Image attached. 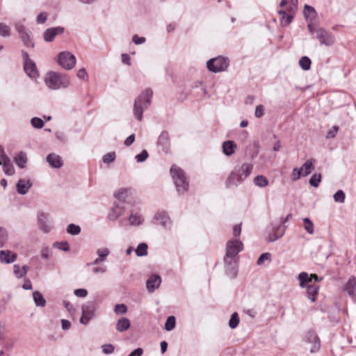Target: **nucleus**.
Returning <instances> with one entry per match:
<instances>
[{
	"label": "nucleus",
	"mask_w": 356,
	"mask_h": 356,
	"mask_svg": "<svg viewBox=\"0 0 356 356\" xmlns=\"http://www.w3.org/2000/svg\"><path fill=\"white\" fill-rule=\"evenodd\" d=\"M253 165L247 163L235 166L225 181L226 187L230 188L238 186L249 177Z\"/></svg>",
	"instance_id": "nucleus-1"
},
{
	"label": "nucleus",
	"mask_w": 356,
	"mask_h": 356,
	"mask_svg": "<svg viewBox=\"0 0 356 356\" xmlns=\"http://www.w3.org/2000/svg\"><path fill=\"white\" fill-rule=\"evenodd\" d=\"M152 95V90L150 88H147L135 99L134 115L138 120H142L143 111L150 105Z\"/></svg>",
	"instance_id": "nucleus-2"
},
{
	"label": "nucleus",
	"mask_w": 356,
	"mask_h": 356,
	"mask_svg": "<svg viewBox=\"0 0 356 356\" xmlns=\"http://www.w3.org/2000/svg\"><path fill=\"white\" fill-rule=\"evenodd\" d=\"M47 86L51 90L66 88L70 86V78L65 74L55 72H48L44 77Z\"/></svg>",
	"instance_id": "nucleus-3"
},
{
	"label": "nucleus",
	"mask_w": 356,
	"mask_h": 356,
	"mask_svg": "<svg viewBox=\"0 0 356 356\" xmlns=\"http://www.w3.org/2000/svg\"><path fill=\"white\" fill-rule=\"evenodd\" d=\"M307 26L309 33L315 36L320 44L330 47L334 44L335 38L331 32L322 27H316L312 24H309Z\"/></svg>",
	"instance_id": "nucleus-4"
},
{
	"label": "nucleus",
	"mask_w": 356,
	"mask_h": 356,
	"mask_svg": "<svg viewBox=\"0 0 356 356\" xmlns=\"http://www.w3.org/2000/svg\"><path fill=\"white\" fill-rule=\"evenodd\" d=\"M170 174L178 193H183L186 192L188 188V181L184 171L180 168L172 165L170 168Z\"/></svg>",
	"instance_id": "nucleus-5"
},
{
	"label": "nucleus",
	"mask_w": 356,
	"mask_h": 356,
	"mask_svg": "<svg viewBox=\"0 0 356 356\" xmlns=\"http://www.w3.org/2000/svg\"><path fill=\"white\" fill-rule=\"evenodd\" d=\"M14 27L19 35V38L26 47L34 48V42L32 40V33L26 28L22 21H17Z\"/></svg>",
	"instance_id": "nucleus-6"
},
{
	"label": "nucleus",
	"mask_w": 356,
	"mask_h": 356,
	"mask_svg": "<svg viewBox=\"0 0 356 356\" xmlns=\"http://www.w3.org/2000/svg\"><path fill=\"white\" fill-rule=\"evenodd\" d=\"M207 68L212 72L225 71L229 66V60L227 58L218 56L209 60L207 63Z\"/></svg>",
	"instance_id": "nucleus-7"
},
{
	"label": "nucleus",
	"mask_w": 356,
	"mask_h": 356,
	"mask_svg": "<svg viewBox=\"0 0 356 356\" xmlns=\"http://www.w3.org/2000/svg\"><path fill=\"white\" fill-rule=\"evenodd\" d=\"M243 248V243L238 239L230 240L227 241L226 245V254L224 258L230 259L236 258V255L242 251Z\"/></svg>",
	"instance_id": "nucleus-8"
},
{
	"label": "nucleus",
	"mask_w": 356,
	"mask_h": 356,
	"mask_svg": "<svg viewBox=\"0 0 356 356\" xmlns=\"http://www.w3.org/2000/svg\"><path fill=\"white\" fill-rule=\"evenodd\" d=\"M95 305L93 302H88L81 307V316L80 323L83 325H88L95 315Z\"/></svg>",
	"instance_id": "nucleus-9"
},
{
	"label": "nucleus",
	"mask_w": 356,
	"mask_h": 356,
	"mask_svg": "<svg viewBox=\"0 0 356 356\" xmlns=\"http://www.w3.org/2000/svg\"><path fill=\"white\" fill-rule=\"evenodd\" d=\"M58 64L65 70H71L76 65V58L70 51H62L58 56Z\"/></svg>",
	"instance_id": "nucleus-10"
},
{
	"label": "nucleus",
	"mask_w": 356,
	"mask_h": 356,
	"mask_svg": "<svg viewBox=\"0 0 356 356\" xmlns=\"http://www.w3.org/2000/svg\"><path fill=\"white\" fill-rule=\"evenodd\" d=\"M305 341L312 344L310 353H316L321 347V341L317 334L312 330L308 331L305 336Z\"/></svg>",
	"instance_id": "nucleus-11"
},
{
	"label": "nucleus",
	"mask_w": 356,
	"mask_h": 356,
	"mask_svg": "<svg viewBox=\"0 0 356 356\" xmlns=\"http://www.w3.org/2000/svg\"><path fill=\"white\" fill-rule=\"evenodd\" d=\"M124 202H115L114 207L108 213V219L115 221L124 213Z\"/></svg>",
	"instance_id": "nucleus-12"
},
{
	"label": "nucleus",
	"mask_w": 356,
	"mask_h": 356,
	"mask_svg": "<svg viewBox=\"0 0 356 356\" xmlns=\"http://www.w3.org/2000/svg\"><path fill=\"white\" fill-rule=\"evenodd\" d=\"M64 32V28L61 26H56L47 29L43 34L44 40L46 42H51L54 40L55 37L60 35Z\"/></svg>",
	"instance_id": "nucleus-13"
},
{
	"label": "nucleus",
	"mask_w": 356,
	"mask_h": 356,
	"mask_svg": "<svg viewBox=\"0 0 356 356\" xmlns=\"http://www.w3.org/2000/svg\"><path fill=\"white\" fill-rule=\"evenodd\" d=\"M224 262L227 274L231 277H235L237 274V262L236 258H230V259L224 258Z\"/></svg>",
	"instance_id": "nucleus-14"
},
{
	"label": "nucleus",
	"mask_w": 356,
	"mask_h": 356,
	"mask_svg": "<svg viewBox=\"0 0 356 356\" xmlns=\"http://www.w3.org/2000/svg\"><path fill=\"white\" fill-rule=\"evenodd\" d=\"M154 222L166 229L171 227V220L165 212L157 213L154 217Z\"/></svg>",
	"instance_id": "nucleus-15"
},
{
	"label": "nucleus",
	"mask_w": 356,
	"mask_h": 356,
	"mask_svg": "<svg viewBox=\"0 0 356 356\" xmlns=\"http://www.w3.org/2000/svg\"><path fill=\"white\" fill-rule=\"evenodd\" d=\"M38 223L39 228L44 232L48 233L51 230V225L49 222L48 216L43 212L38 214Z\"/></svg>",
	"instance_id": "nucleus-16"
},
{
	"label": "nucleus",
	"mask_w": 356,
	"mask_h": 356,
	"mask_svg": "<svg viewBox=\"0 0 356 356\" xmlns=\"http://www.w3.org/2000/svg\"><path fill=\"white\" fill-rule=\"evenodd\" d=\"M344 291L356 301V278L351 276L347 283L345 284Z\"/></svg>",
	"instance_id": "nucleus-17"
},
{
	"label": "nucleus",
	"mask_w": 356,
	"mask_h": 356,
	"mask_svg": "<svg viewBox=\"0 0 356 356\" xmlns=\"http://www.w3.org/2000/svg\"><path fill=\"white\" fill-rule=\"evenodd\" d=\"M161 283V277L158 275H152L146 282V287L149 292H153L159 288Z\"/></svg>",
	"instance_id": "nucleus-18"
},
{
	"label": "nucleus",
	"mask_w": 356,
	"mask_h": 356,
	"mask_svg": "<svg viewBox=\"0 0 356 356\" xmlns=\"http://www.w3.org/2000/svg\"><path fill=\"white\" fill-rule=\"evenodd\" d=\"M285 232V226L279 225L277 227H274L268 236L269 242H274L281 238Z\"/></svg>",
	"instance_id": "nucleus-19"
},
{
	"label": "nucleus",
	"mask_w": 356,
	"mask_h": 356,
	"mask_svg": "<svg viewBox=\"0 0 356 356\" xmlns=\"http://www.w3.org/2000/svg\"><path fill=\"white\" fill-rule=\"evenodd\" d=\"M31 186L32 183L29 179H21L17 183L16 188L19 194L25 195L28 193L29 190Z\"/></svg>",
	"instance_id": "nucleus-20"
},
{
	"label": "nucleus",
	"mask_w": 356,
	"mask_h": 356,
	"mask_svg": "<svg viewBox=\"0 0 356 356\" xmlns=\"http://www.w3.org/2000/svg\"><path fill=\"white\" fill-rule=\"evenodd\" d=\"M17 254L10 250H0V262L3 264H11L17 259Z\"/></svg>",
	"instance_id": "nucleus-21"
},
{
	"label": "nucleus",
	"mask_w": 356,
	"mask_h": 356,
	"mask_svg": "<svg viewBox=\"0 0 356 356\" xmlns=\"http://www.w3.org/2000/svg\"><path fill=\"white\" fill-rule=\"evenodd\" d=\"M47 161L53 168H60L63 166V161L59 155L51 153L47 156Z\"/></svg>",
	"instance_id": "nucleus-22"
},
{
	"label": "nucleus",
	"mask_w": 356,
	"mask_h": 356,
	"mask_svg": "<svg viewBox=\"0 0 356 356\" xmlns=\"http://www.w3.org/2000/svg\"><path fill=\"white\" fill-rule=\"evenodd\" d=\"M24 69L26 74L31 79H36L39 76L35 63L33 60L24 63Z\"/></svg>",
	"instance_id": "nucleus-23"
},
{
	"label": "nucleus",
	"mask_w": 356,
	"mask_h": 356,
	"mask_svg": "<svg viewBox=\"0 0 356 356\" xmlns=\"http://www.w3.org/2000/svg\"><path fill=\"white\" fill-rule=\"evenodd\" d=\"M159 145L161 146L163 150L168 152L170 147V136L167 131H163L158 139Z\"/></svg>",
	"instance_id": "nucleus-24"
},
{
	"label": "nucleus",
	"mask_w": 356,
	"mask_h": 356,
	"mask_svg": "<svg viewBox=\"0 0 356 356\" xmlns=\"http://www.w3.org/2000/svg\"><path fill=\"white\" fill-rule=\"evenodd\" d=\"M222 152L226 156H231L234 153L236 145L234 141L227 140L222 143Z\"/></svg>",
	"instance_id": "nucleus-25"
},
{
	"label": "nucleus",
	"mask_w": 356,
	"mask_h": 356,
	"mask_svg": "<svg viewBox=\"0 0 356 356\" xmlns=\"http://www.w3.org/2000/svg\"><path fill=\"white\" fill-rule=\"evenodd\" d=\"M130 321L127 318L122 317L116 323V330L120 332H124L130 327Z\"/></svg>",
	"instance_id": "nucleus-26"
},
{
	"label": "nucleus",
	"mask_w": 356,
	"mask_h": 356,
	"mask_svg": "<svg viewBox=\"0 0 356 356\" xmlns=\"http://www.w3.org/2000/svg\"><path fill=\"white\" fill-rule=\"evenodd\" d=\"M316 163V159H310L307 160L304 164L302 165L300 168H302V173L303 176H307L309 175L312 170L314 169V163Z\"/></svg>",
	"instance_id": "nucleus-27"
},
{
	"label": "nucleus",
	"mask_w": 356,
	"mask_h": 356,
	"mask_svg": "<svg viewBox=\"0 0 356 356\" xmlns=\"http://www.w3.org/2000/svg\"><path fill=\"white\" fill-rule=\"evenodd\" d=\"M0 165L3 166L6 175L11 176L15 173V169L10 158L8 160L0 161Z\"/></svg>",
	"instance_id": "nucleus-28"
},
{
	"label": "nucleus",
	"mask_w": 356,
	"mask_h": 356,
	"mask_svg": "<svg viewBox=\"0 0 356 356\" xmlns=\"http://www.w3.org/2000/svg\"><path fill=\"white\" fill-rule=\"evenodd\" d=\"M319 288L315 284H309L307 288V296L311 300L312 302L316 300V297L318 295Z\"/></svg>",
	"instance_id": "nucleus-29"
},
{
	"label": "nucleus",
	"mask_w": 356,
	"mask_h": 356,
	"mask_svg": "<svg viewBox=\"0 0 356 356\" xmlns=\"http://www.w3.org/2000/svg\"><path fill=\"white\" fill-rule=\"evenodd\" d=\"M33 298L37 307H44L46 305V300L40 292L38 291L33 292Z\"/></svg>",
	"instance_id": "nucleus-30"
},
{
	"label": "nucleus",
	"mask_w": 356,
	"mask_h": 356,
	"mask_svg": "<svg viewBox=\"0 0 356 356\" xmlns=\"http://www.w3.org/2000/svg\"><path fill=\"white\" fill-rule=\"evenodd\" d=\"M15 162L20 168H24L27 162V158L25 153L21 152L15 157Z\"/></svg>",
	"instance_id": "nucleus-31"
},
{
	"label": "nucleus",
	"mask_w": 356,
	"mask_h": 356,
	"mask_svg": "<svg viewBox=\"0 0 356 356\" xmlns=\"http://www.w3.org/2000/svg\"><path fill=\"white\" fill-rule=\"evenodd\" d=\"M254 184L258 187L264 188L268 185V179L264 175H257L254 178Z\"/></svg>",
	"instance_id": "nucleus-32"
},
{
	"label": "nucleus",
	"mask_w": 356,
	"mask_h": 356,
	"mask_svg": "<svg viewBox=\"0 0 356 356\" xmlns=\"http://www.w3.org/2000/svg\"><path fill=\"white\" fill-rule=\"evenodd\" d=\"M303 14L305 18H310L311 19H314L317 15L315 9L307 4L305 5Z\"/></svg>",
	"instance_id": "nucleus-33"
},
{
	"label": "nucleus",
	"mask_w": 356,
	"mask_h": 356,
	"mask_svg": "<svg viewBox=\"0 0 356 356\" xmlns=\"http://www.w3.org/2000/svg\"><path fill=\"white\" fill-rule=\"evenodd\" d=\"M147 248L148 246L145 243H141L135 250V252L138 257L146 256L147 254Z\"/></svg>",
	"instance_id": "nucleus-34"
},
{
	"label": "nucleus",
	"mask_w": 356,
	"mask_h": 356,
	"mask_svg": "<svg viewBox=\"0 0 356 356\" xmlns=\"http://www.w3.org/2000/svg\"><path fill=\"white\" fill-rule=\"evenodd\" d=\"M298 280L300 281V286L302 288L305 287L306 284L311 282V278L305 272H302L298 275Z\"/></svg>",
	"instance_id": "nucleus-35"
},
{
	"label": "nucleus",
	"mask_w": 356,
	"mask_h": 356,
	"mask_svg": "<svg viewBox=\"0 0 356 356\" xmlns=\"http://www.w3.org/2000/svg\"><path fill=\"white\" fill-rule=\"evenodd\" d=\"M143 221V218L137 214H131L129 218V223L131 226L140 225Z\"/></svg>",
	"instance_id": "nucleus-36"
},
{
	"label": "nucleus",
	"mask_w": 356,
	"mask_h": 356,
	"mask_svg": "<svg viewBox=\"0 0 356 356\" xmlns=\"http://www.w3.org/2000/svg\"><path fill=\"white\" fill-rule=\"evenodd\" d=\"M322 176L321 173H315L309 179V183L313 187H318L321 181Z\"/></svg>",
	"instance_id": "nucleus-37"
},
{
	"label": "nucleus",
	"mask_w": 356,
	"mask_h": 356,
	"mask_svg": "<svg viewBox=\"0 0 356 356\" xmlns=\"http://www.w3.org/2000/svg\"><path fill=\"white\" fill-rule=\"evenodd\" d=\"M311 60L307 56H302L299 60V65L300 67L304 70H308L311 67Z\"/></svg>",
	"instance_id": "nucleus-38"
},
{
	"label": "nucleus",
	"mask_w": 356,
	"mask_h": 356,
	"mask_svg": "<svg viewBox=\"0 0 356 356\" xmlns=\"http://www.w3.org/2000/svg\"><path fill=\"white\" fill-rule=\"evenodd\" d=\"M8 238L7 230L2 227H0V248L3 247Z\"/></svg>",
	"instance_id": "nucleus-39"
},
{
	"label": "nucleus",
	"mask_w": 356,
	"mask_h": 356,
	"mask_svg": "<svg viewBox=\"0 0 356 356\" xmlns=\"http://www.w3.org/2000/svg\"><path fill=\"white\" fill-rule=\"evenodd\" d=\"M175 323H176V319H175V316H170L168 317V318L165 321V329L167 331L172 330L175 327Z\"/></svg>",
	"instance_id": "nucleus-40"
},
{
	"label": "nucleus",
	"mask_w": 356,
	"mask_h": 356,
	"mask_svg": "<svg viewBox=\"0 0 356 356\" xmlns=\"http://www.w3.org/2000/svg\"><path fill=\"white\" fill-rule=\"evenodd\" d=\"M239 323V317L236 312H234L232 314L231 318L229 321V326L232 329L236 328Z\"/></svg>",
	"instance_id": "nucleus-41"
},
{
	"label": "nucleus",
	"mask_w": 356,
	"mask_h": 356,
	"mask_svg": "<svg viewBox=\"0 0 356 356\" xmlns=\"http://www.w3.org/2000/svg\"><path fill=\"white\" fill-rule=\"evenodd\" d=\"M67 232L72 235H77L81 232V227L75 224H70L67 227Z\"/></svg>",
	"instance_id": "nucleus-42"
},
{
	"label": "nucleus",
	"mask_w": 356,
	"mask_h": 356,
	"mask_svg": "<svg viewBox=\"0 0 356 356\" xmlns=\"http://www.w3.org/2000/svg\"><path fill=\"white\" fill-rule=\"evenodd\" d=\"M128 191L124 188H122L115 193V197H117L119 200L118 202H123L122 201H124L126 199Z\"/></svg>",
	"instance_id": "nucleus-43"
},
{
	"label": "nucleus",
	"mask_w": 356,
	"mask_h": 356,
	"mask_svg": "<svg viewBox=\"0 0 356 356\" xmlns=\"http://www.w3.org/2000/svg\"><path fill=\"white\" fill-rule=\"evenodd\" d=\"M10 28L3 23H0V35L6 38L10 36Z\"/></svg>",
	"instance_id": "nucleus-44"
},
{
	"label": "nucleus",
	"mask_w": 356,
	"mask_h": 356,
	"mask_svg": "<svg viewBox=\"0 0 356 356\" xmlns=\"http://www.w3.org/2000/svg\"><path fill=\"white\" fill-rule=\"evenodd\" d=\"M305 222V229L310 234L314 233V225L309 218H305L303 220Z\"/></svg>",
	"instance_id": "nucleus-45"
},
{
	"label": "nucleus",
	"mask_w": 356,
	"mask_h": 356,
	"mask_svg": "<svg viewBox=\"0 0 356 356\" xmlns=\"http://www.w3.org/2000/svg\"><path fill=\"white\" fill-rule=\"evenodd\" d=\"M31 125L36 129H41L44 127V122L42 119L34 117L31 120Z\"/></svg>",
	"instance_id": "nucleus-46"
},
{
	"label": "nucleus",
	"mask_w": 356,
	"mask_h": 356,
	"mask_svg": "<svg viewBox=\"0 0 356 356\" xmlns=\"http://www.w3.org/2000/svg\"><path fill=\"white\" fill-rule=\"evenodd\" d=\"M114 312L116 314H124L127 312V307L124 304H118L115 306Z\"/></svg>",
	"instance_id": "nucleus-47"
},
{
	"label": "nucleus",
	"mask_w": 356,
	"mask_h": 356,
	"mask_svg": "<svg viewBox=\"0 0 356 356\" xmlns=\"http://www.w3.org/2000/svg\"><path fill=\"white\" fill-rule=\"evenodd\" d=\"M302 175V168H294L291 173V179L293 181L298 180Z\"/></svg>",
	"instance_id": "nucleus-48"
},
{
	"label": "nucleus",
	"mask_w": 356,
	"mask_h": 356,
	"mask_svg": "<svg viewBox=\"0 0 356 356\" xmlns=\"http://www.w3.org/2000/svg\"><path fill=\"white\" fill-rule=\"evenodd\" d=\"M345 193L343 191L339 190L334 195V200L337 202L343 203L345 200Z\"/></svg>",
	"instance_id": "nucleus-49"
},
{
	"label": "nucleus",
	"mask_w": 356,
	"mask_h": 356,
	"mask_svg": "<svg viewBox=\"0 0 356 356\" xmlns=\"http://www.w3.org/2000/svg\"><path fill=\"white\" fill-rule=\"evenodd\" d=\"M115 159V153L114 152L107 153L105 154L103 158V162L104 163H112Z\"/></svg>",
	"instance_id": "nucleus-50"
},
{
	"label": "nucleus",
	"mask_w": 356,
	"mask_h": 356,
	"mask_svg": "<svg viewBox=\"0 0 356 356\" xmlns=\"http://www.w3.org/2000/svg\"><path fill=\"white\" fill-rule=\"evenodd\" d=\"M297 3L298 0H291V3L286 8V11L289 14L295 15L296 10L297 9Z\"/></svg>",
	"instance_id": "nucleus-51"
},
{
	"label": "nucleus",
	"mask_w": 356,
	"mask_h": 356,
	"mask_svg": "<svg viewBox=\"0 0 356 356\" xmlns=\"http://www.w3.org/2000/svg\"><path fill=\"white\" fill-rule=\"evenodd\" d=\"M271 254L268 252L261 254L257 261V265L263 264L264 261H270Z\"/></svg>",
	"instance_id": "nucleus-52"
},
{
	"label": "nucleus",
	"mask_w": 356,
	"mask_h": 356,
	"mask_svg": "<svg viewBox=\"0 0 356 356\" xmlns=\"http://www.w3.org/2000/svg\"><path fill=\"white\" fill-rule=\"evenodd\" d=\"M148 156V152L147 150L144 149L140 154H137L135 158L138 163H140L145 161Z\"/></svg>",
	"instance_id": "nucleus-53"
},
{
	"label": "nucleus",
	"mask_w": 356,
	"mask_h": 356,
	"mask_svg": "<svg viewBox=\"0 0 356 356\" xmlns=\"http://www.w3.org/2000/svg\"><path fill=\"white\" fill-rule=\"evenodd\" d=\"M102 352L106 355L113 353L115 350V347L113 346V345H112L111 343L104 344L102 346Z\"/></svg>",
	"instance_id": "nucleus-54"
},
{
	"label": "nucleus",
	"mask_w": 356,
	"mask_h": 356,
	"mask_svg": "<svg viewBox=\"0 0 356 356\" xmlns=\"http://www.w3.org/2000/svg\"><path fill=\"white\" fill-rule=\"evenodd\" d=\"M97 254H98L99 258L101 259V261H104L105 258L109 254V250L108 248L98 249L97 251Z\"/></svg>",
	"instance_id": "nucleus-55"
},
{
	"label": "nucleus",
	"mask_w": 356,
	"mask_h": 356,
	"mask_svg": "<svg viewBox=\"0 0 356 356\" xmlns=\"http://www.w3.org/2000/svg\"><path fill=\"white\" fill-rule=\"evenodd\" d=\"M47 19V14L45 12H42L38 15L36 22L38 24H44Z\"/></svg>",
	"instance_id": "nucleus-56"
},
{
	"label": "nucleus",
	"mask_w": 356,
	"mask_h": 356,
	"mask_svg": "<svg viewBox=\"0 0 356 356\" xmlns=\"http://www.w3.org/2000/svg\"><path fill=\"white\" fill-rule=\"evenodd\" d=\"M14 340L8 339L4 341L3 346L6 350H10L14 347Z\"/></svg>",
	"instance_id": "nucleus-57"
},
{
	"label": "nucleus",
	"mask_w": 356,
	"mask_h": 356,
	"mask_svg": "<svg viewBox=\"0 0 356 356\" xmlns=\"http://www.w3.org/2000/svg\"><path fill=\"white\" fill-rule=\"evenodd\" d=\"M74 293L77 297L85 298L88 295V291L84 289H78L74 290Z\"/></svg>",
	"instance_id": "nucleus-58"
},
{
	"label": "nucleus",
	"mask_w": 356,
	"mask_h": 356,
	"mask_svg": "<svg viewBox=\"0 0 356 356\" xmlns=\"http://www.w3.org/2000/svg\"><path fill=\"white\" fill-rule=\"evenodd\" d=\"M293 16L292 14H287L285 15V17L284 19H281V22H282V24L283 26H287L289 25V24L291 23V22L293 21Z\"/></svg>",
	"instance_id": "nucleus-59"
},
{
	"label": "nucleus",
	"mask_w": 356,
	"mask_h": 356,
	"mask_svg": "<svg viewBox=\"0 0 356 356\" xmlns=\"http://www.w3.org/2000/svg\"><path fill=\"white\" fill-rule=\"evenodd\" d=\"M264 114V108L262 105H258L255 108L254 115L255 117L257 118H259L262 117Z\"/></svg>",
	"instance_id": "nucleus-60"
},
{
	"label": "nucleus",
	"mask_w": 356,
	"mask_h": 356,
	"mask_svg": "<svg viewBox=\"0 0 356 356\" xmlns=\"http://www.w3.org/2000/svg\"><path fill=\"white\" fill-rule=\"evenodd\" d=\"M13 273L17 278H21L24 277V275L22 272V269L20 268V266L18 264H15L13 266Z\"/></svg>",
	"instance_id": "nucleus-61"
},
{
	"label": "nucleus",
	"mask_w": 356,
	"mask_h": 356,
	"mask_svg": "<svg viewBox=\"0 0 356 356\" xmlns=\"http://www.w3.org/2000/svg\"><path fill=\"white\" fill-rule=\"evenodd\" d=\"M146 39L144 37H139L138 35H134L132 38V41L136 44H141L145 42Z\"/></svg>",
	"instance_id": "nucleus-62"
},
{
	"label": "nucleus",
	"mask_w": 356,
	"mask_h": 356,
	"mask_svg": "<svg viewBox=\"0 0 356 356\" xmlns=\"http://www.w3.org/2000/svg\"><path fill=\"white\" fill-rule=\"evenodd\" d=\"M77 76L80 79H86L88 78V73L85 68L80 69L77 72Z\"/></svg>",
	"instance_id": "nucleus-63"
},
{
	"label": "nucleus",
	"mask_w": 356,
	"mask_h": 356,
	"mask_svg": "<svg viewBox=\"0 0 356 356\" xmlns=\"http://www.w3.org/2000/svg\"><path fill=\"white\" fill-rule=\"evenodd\" d=\"M143 348H138L133 350L128 356H141L143 355Z\"/></svg>",
	"instance_id": "nucleus-64"
}]
</instances>
